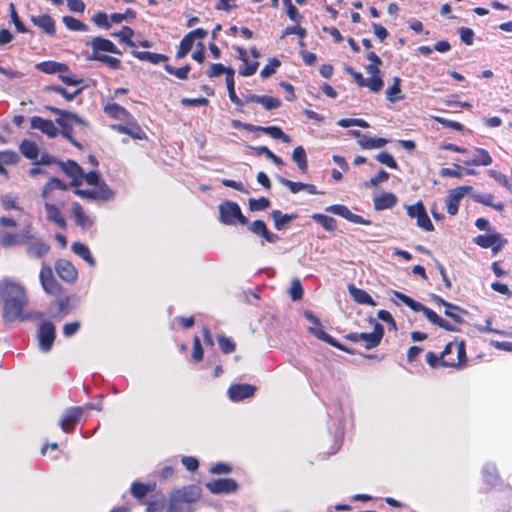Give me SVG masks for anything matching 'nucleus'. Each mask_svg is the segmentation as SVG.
Returning a JSON list of instances; mask_svg holds the SVG:
<instances>
[{"label":"nucleus","mask_w":512,"mask_h":512,"mask_svg":"<svg viewBox=\"0 0 512 512\" xmlns=\"http://www.w3.org/2000/svg\"><path fill=\"white\" fill-rule=\"evenodd\" d=\"M348 291L352 297V299L358 304L376 306V302L370 296V294L364 289L355 287L354 284L348 285Z\"/></svg>","instance_id":"f704fd0d"},{"label":"nucleus","mask_w":512,"mask_h":512,"mask_svg":"<svg viewBox=\"0 0 512 512\" xmlns=\"http://www.w3.org/2000/svg\"><path fill=\"white\" fill-rule=\"evenodd\" d=\"M292 160L297 164L298 169L302 173L308 171V160L306 151L302 146H297L292 152Z\"/></svg>","instance_id":"79ce46f5"},{"label":"nucleus","mask_w":512,"mask_h":512,"mask_svg":"<svg viewBox=\"0 0 512 512\" xmlns=\"http://www.w3.org/2000/svg\"><path fill=\"white\" fill-rule=\"evenodd\" d=\"M20 161V156L13 150L0 151V174L8 176L5 165H15Z\"/></svg>","instance_id":"e433bc0d"},{"label":"nucleus","mask_w":512,"mask_h":512,"mask_svg":"<svg viewBox=\"0 0 512 512\" xmlns=\"http://www.w3.org/2000/svg\"><path fill=\"white\" fill-rule=\"evenodd\" d=\"M33 239V228L27 224L20 233L6 232L1 238V245L4 248L24 245Z\"/></svg>","instance_id":"f8f14e48"},{"label":"nucleus","mask_w":512,"mask_h":512,"mask_svg":"<svg viewBox=\"0 0 512 512\" xmlns=\"http://www.w3.org/2000/svg\"><path fill=\"white\" fill-rule=\"evenodd\" d=\"M54 270L58 277L67 284H74L78 279V270L67 259H57L54 262Z\"/></svg>","instance_id":"2eb2a0df"},{"label":"nucleus","mask_w":512,"mask_h":512,"mask_svg":"<svg viewBox=\"0 0 512 512\" xmlns=\"http://www.w3.org/2000/svg\"><path fill=\"white\" fill-rule=\"evenodd\" d=\"M46 92H56L63 96L67 101L73 100L77 95L82 92V89H76L74 92L67 91L64 87L58 85H47L44 88Z\"/></svg>","instance_id":"8fccbe9b"},{"label":"nucleus","mask_w":512,"mask_h":512,"mask_svg":"<svg viewBox=\"0 0 512 512\" xmlns=\"http://www.w3.org/2000/svg\"><path fill=\"white\" fill-rule=\"evenodd\" d=\"M56 338V328L51 321H44L38 329V344L43 352H49Z\"/></svg>","instance_id":"4468645a"},{"label":"nucleus","mask_w":512,"mask_h":512,"mask_svg":"<svg viewBox=\"0 0 512 512\" xmlns=\"http://www.w3.org/2000/svg\"><path fill=\"white\" fill-rule=\"evenodd\" d=\"M45 109L59 116L56 118L55 122L60 126L62 136L66 138L73 146L81 150L83 148L82 144L75 140L72 136V126L73 124H77L87 127L88 123L76 113L70 111L62 110L49 105H46Z\"/></svg>","instance_id":"0eeeda50"},{"label":"nucleus","mask_w":512,"mask_h":512,"mask_svg":"<svg viewBox=\"0 0 512 512\" xmlns=\"http://www.w3.org/2000/svg\"><path fill=\"white\" fill-rule=\"evenodd\" d=\"M304 317L314 324L313 327H309L308 331L312 335H314L317 339L331 345L334 348H337L338 350H341L343 352H346L348 354H354V350L348 348L347 346L341 344L339 341H337L334 337L329 335L327 332H325L321 328L320 320L311 312V311H305Z\"/></svg>","instance_id":"6e6552de"},{"label":"nucleus","mask_w":512,"mask_h":512,"mask_svg":"<svg viewBox=\"0 0 512 512\" xmlns=\"http://www.w3.org/2000/svg\"><path fill=\"white\" fill-rule=\"evenodd\" d=\"M31 22L49 36L56 35V22L54 18L46 13L31 15Z\"/></svg>","instance_id":"b1692460"},{"label":"nucleus","mask_w":512,"mask_h":512,"mask_svg":"<svg viewBox=\"0 0 512 512\" xmlns=\"http://www.w3.org/2000/svg\"><path fill=\"white\" fill-rule=\"evenodd\" d=\"M374 209L382 211L392 208L397 203V197L391 192H383L373 199Z\"/></svg>","instance_id":"72a5a7b5"},{"label":"nucleus","mask_w":512,"mask_h":512,"mask_svg":"<svg viewBox=\"0 0 512 512\" xmlns=\"http://www.w3.org/2000/svg\"><path fill=\"white\" fill-rule=\"evenodd\" d=\"M220 221L225 225H233L238 222L246 225L248 219L243 215L240 206L233 201L227 200L219 205Z\"/></svg>","instance_id":"1a4fd4ad"},{"label":"nucleus","mask_w":512,"mask_h":512,"mask_svg":"<svg viewBox=\"0 0 512 512\" xmlns=\"http://www.w3.org/2000/svg\"><path fill=\"white\" fill-rule=\"evenodd\" d=\"M270 217L274 221V226L277 230H283L286 225L296 218L294 214H283L280 210H273Z\"/></svg>","instance_id":"37998d69"},{"label":"nucleus","mask_w":512,"mask_h":512,"mask_svg":"<svg viewBox=\"0 0 512 512\" xmlns=\"http://www.w3.org/2000/svg\"><path fill=\"white\" fill-rule=\"evenodd\" d=\"M311 218L318 224H320L326 231L334 232L337 228L336 220L321 213L312 214Z\"/></svg>","instance_id":"a18cd8bd"},{"label":"nucleus","mask_w":512,"mask_h":512,"mask_svg":"<svg viewBox=\"0 0 512 512\" xmlns=\"http://www.w3.org/2000/svg\"><path fill=\"white\" fill-rule=\"evenodd\" d=\"M62 22L66 26L67 29L71 31H86L88 29L87 25L82 21L76 19L73 16H63Z\"/></svg>","instance_id":"864d4df0"},{"label":"nucleus","mask_w":512,"mask_h":512,"mask_svg":"<svg viewBox=\"0 0 512 512\" xmlns=\"http://www.w3.org/2000/svg\"><path fill=\"white\" fill-rule=\"evenodd\" d=\"M117 37L120 42L125 43L127 46L134 48L136 44L132 41L134 30L129 26H123L119 32L112 34Z\"/></svg>","instance_id":"3c124183"},{"label":"nucleus","mask_w":512,"mask_h":512,"mask_svg":"<svg viewBox=\"0 0 512 512\" xmlns=\"http://www.w3.org/2000/svg\"><path fill=\"white\" fill-rule=\"evenodd\" d=\"M84 414V408L80 406L70 407L66 410L60 421V427L65 433H72Z\"/></svg>","instance_id":"a211bd4d"},{"label":"nucleus","mask_w":512,"mask_h":512,"mask_svg":"<svg viewBox=\"0 0 512 512\" xmlns=\"http://www.w3.org/2000/svg\"><path fill=\"white\" fill-rule=\"evenodd\" d=\"M326 212H330L332 214L338 215L352 223L362 224V225H370L371 221L364 219L362 216L358 214L352 213L349 208L342 204H335L325 208Z\"/></svg>","instance_id":"4be33fe9"},{"label":"nucleus","mask_w":512,"mask_h":512,"mask_svg":"<svg viewBox=\"0 0 512 512\" xmlns=\"http://www.w3.org/2000/svg\"><path fill=\"white\" fill-rule=\"evenodd\" d=\"M146 505L147 512H161L166 506L165 498L161 494L160 499L150 500L146 502Z\"/></svg>","instance_id":"774afa93"},{"label":"nucleus","mask_w":512,"mask_h":512,"mask_svg":"<svg viewBox=\"0 0 512 512\" xmlns=\"http://www.w3.org/2000/svg\"><path fill=\"white\" fill-rule=\"evenodd\" d=\"M257 128L258 129H256V131L263 132V133L269 135L270 137H272L274 139L282 140L285 143H289L291 140L290 137L287 134H285L282 131V129L278 126H267V127L257 126Z\"/></svg>","instance_id":"49530a36"},{"label":"nucleus","mask_w":512,"mask_h":512,"mask_svg":"<svg viewBox=\"0 0 512 512\" xmlns=\"http://www.w3.org/2000/svg\"><path fill=\"white\" fill-rule=\"evenodd\" d=\"M87 45L91 47V54L87 57L88 60L101 62L112 70H119L121 68V60L119 58L106 54L122 55V51L111 40L96 36Z\"/></svg>","instance_id":"39448f33"},{"label":"nucleus","mask_w":512,"mask_h":512,"mask_svg":"<svg viewBox=\"0 0 512 512\" xmlns=\"http://www.w3.org/2000/svg\"><path fill=\"white\" fill-rule=\"evenodd\" d=\"M259 104H261L266 110H273L281 106V101L276 97L261 95Z\"/></svg>","instance_id":"bf43d9fd"},{"label":"nucleus","mask_w":512,"mask_h":512,"mask_svg":"<svg viewBox=\"0 0 512 512\" xmlns=\"http://www.w3.org/2000/svg\"><path fill=\"white\" fill-rule=\"evenodd\" d=\"M326 212H330L332 214L338 215L352 223L362 224V225H370L371 221L364 219L362 216L358 214L352 213L349 208L342 204H335L325 208Z\"/></svg>","instance_id":"412c9836"},{"label":"nucleus","mask_w":512,"mask_h":512,"mask_svg":"<svg viewBox=\"0 0 512 512\" xmlns=\"http://www.w3.org/2000/svg\"><path fill=\"white\" fill-rule=\"evenodd\" d=\"M39 281L43 291L55 298L57 311L54 317H63L68 315L72 310L71 296L66 293L65 288L56 279L53 268L43 262L39 271Z\"/></svg>","instance_id":"f03ea898"},{"label":"nucleus","mask_w":512,"mask_h":512,"mask_svg":"<svg viewBox=\"0 0 512 512\" xmlns=\"http://www.w3.org/2000/svg\"><path fill=\"white\" fill-rule=\"evenodd\" d=\"M401 79L396 76L393 79V84L387 89V99L394 103L396 101L404 99V95L401 93Z\"/></svg>","instance_id":"de8ad7c7"},{"label":"nucleus","mask_w":512,"mask_h":512,"mask_svg":"<svg viewBox=\"0 0 512 512\" xmlns=\"http://www.w3.org/2000/svg\"><path fill=\"white\" fill-rule=\"evenodd\" d=\"M164 69L167 73L174 75L176 78L180 80H187L188 74L191 70V66L189 64H186L183 67L175 68L169 64H165Z\"/></svg>","instance_id":"5fc2aeb1"},{"label":"nucleus","mask_w":512,"mask_h":512,"mask_svg":"<svg viewBox=\"0 0 512 512\" xmlns=\"http://www.w3.org/2000/svg\"><path fill=\"white\" fill-rule=\"evenodd\" d=\"M474 243L481 248H491L494 253H498L503 246L507 243V240L502 237L501 234L493 232L488 235H478L473 239Z\"/></svg>","instance_id":"dca6fc26"},{"label":"nucleus","mask_w":512,"mask_h":512,"mask_svg":"<svg viewBox=\"0 0 512 512\" xmlns=\"http://www.w3.org/2000/svg\"><path fill=\"white\" fill-rule=\"evenodd\" d=\"M36 68L45 74H60L69 70L66 64L50 60L38 63Z\"/></svg>","instance_id":"c9c22d12"},{"label":"nucleus","mask_w":512,"mask_h":512,"mask_svg":"<svg viewBox=\"0 0 512 512\" xmlns=\"http://www.w3.org/2000/svg\"><path fill=\"white\" fill-rule=\"evenodd\" d=\"M193 42L186 35L181 39L176 57L178 59L185 57L192 49Z\"/></svg>","instance_id":"0e129e2a"},{"label":"nucleus","mask_w":512,"mask_h":512,"mask_svg":"<svg viewBox=\"0 0 512 512\" xmlns=\"http://www.w3.org/2000/svg\"><path fill=\"white\" fill-rule=\"evenodd\" d=\"M365 87H368L372 92H379L384 83L380 75L370 76L365 80Z\"/></svg>","instance_id":"338daca9"},{"label":"nucleus","mask_w":512,"mask_h":512,"mask_svg":"<svg viewBox=\"0 0 512 512\" xmlns=\"http://www.w3.org/2000/svg\"><path fill=\"white\" fill-rule=\"evenodd\" d=\"M72 216L76 225L82 229H89L94 224L93 219L88 214H86L82 205L78 202H73L72 204Z\"/></svg>","instance_id":"7c9ffc66"},{"label":"nucleus","mask_w":512,"mask_h":512,"mask_svg":"<svg viewBox=\"0 0 512 512\" xmlns=\"http://www.w3.org/2000/svg\"><path fill=\"white\" fill-rule=\"evenodd\" d=\"M44 208L46 212V218L49 222L54 223L61 229H66V220L63 217L60 209L56 205L49 202H45Z\"/></svg>","instance_id":"2f4dec72"},{"label":"nucleus","mask_w":512,"mask_h":512,"mask_svg":"<svg viewBox=\"0 0 512 512\" xmlns=\"http://www.w3.org/2000/svg\"><path fill=\"white\" fill-rule=\"evenodd\" d=\"M71 250L76 255H78L83 260H85L90 266H94L95 265V260L92 257L91 252H90V250H89V248H88V246L86 244L81 243V242H74L71 245Z\"/></svg>","instance_id":"c03bdc74"},{"label":"nucleus","mask_w":512,"mask_h":512,"mask_svg":"<svg viewBox=\"0 0 512 512\" xmlns=\"http://www.w3.org/2000/svg\"><path fill=\"white\" fill-rule=\"evenodd\" d=\"M30 127L32 129L40 130L49 138H54L58 134V129L50 119H44L40 116H33L30 119Z\"/></svg>","instance_id":"a878e982"},{"label":"nucleus","mask_w":512,"mask_h":512,"mask_svg":"<svg viewBox=\"0 0 512 512\" xmlns=\"http://www.w3.org/2000/svg\"><path fill=\"white\" fill-rule=\"evenodd\" d=\"M351 134L357 138V142L362 149H374L381 148L387 144V139L381 137H370L368 135L362 134L358 130L351 131Z\"/></svg>","instance_id":"393cba45"},{"label":"nucleus","mask_w":512,"mask_h":512,"mask_svg":"<svg viewBox=\"0 0 512 512\" xmlns=\"http://www.w3.org/2000/svg\"><path fill=\"white\" fill-rule=\"evenodd\" d=\"M2 206L5 210L9 211L12 209L22 211V207H20L17 203L16 197L11 194H4L0 198Z\"/></svg>","instance_id":"052dcab7"},{"label":"nucleus","mask_w":512,"mask_h":512,"mask_svg":"<svg viewBox=\"0 0 512 512\" xmlns=\"http://www.w3.org/2000/svg\"><path fill=\"white\" fill-rule=\"evenodd\" d=\"M113 128L117 132L129 135L131 138H133L135 140H145V139H147L146 133L143 131V129L137 123L136 120L128 121L127 124L114 125Z\"/></svg>","instance_id":"bb28decb"},{"label":"nucleus","mask_w":512,"mask_h":512,"mask_svg":"<svg viewBox=\"0 0 512 512\" xmlns=\"http://www.w3.org/2000/svg\"><path fill=\"white\" fill-rule=\"evenodd\" d=\"M19 150L21 152V154L29 159V160H32L33 163L38 159L39 157V149H38V146L36 145L35 142L31 141V140H28V139H24L20 145H19Z\"/></svg>","instance_id":"4c0bfd02"},{"label":"nucleus","mask_w":512,"mask_h":512,"mask_svg":"<svg viewBox=\"0 0 512 512\" xmlns=\"http://www.w3.org/2000/svg\"><path fill=\"white\" fill-rule=\"evenodd\" d=\"M473 190L472 186H458L454 188L446 199V208L447 213L451 216H454L458 213L459 204L461 199L464 197L466 193H469Z\"/></svg>","instance_id":"aec40b11"},{"label":"nucleus","mask_w":512,"mask_h":512,"mask_svg":"<svg viewBox=\"0 0 512 512\" xmlns=\"http://www.w3.org/2000/svg\"><path fill=\"white\" fill-rule=\"evenodd\" d=\"M217 342L223 354H231L236 350V343L234 340L226 337L225 335H218Z\"/></svg>","instance_id":"603ef678"},{"label":"nucleus","mask_w":512,"mask_h":512,"mask_svg":"<svg viewBox=\"0 0 512 512\" xmlns=\"http://www.w3.org/2000/svg\"><path fill=\"white\" fill-rule=\"evenodd\" d=\"M426 362L433 369L439 366L455 369L463 368L467 364L465 341L455 340L447 343L439 355L433 351L427 352Z\"/></svg>","instance_id":"20e7f679"},{"label":"nucleus","mask_w":512,"mask_h":512,"mask_svg":"<svg viewBox=\"0 0 512 512\" xmlns=\"http://www.w3.org/2000/svg\"><path fill=\"white\" fill-rule=\"evenodd\" d=\"M74 193L86 200L108 201L114 196L113 190L105 183L101 182L95 189H75Z\"/></svg>","instance_id":"9b49d317"},{"label":"nucleus","mask_w":512,"mask_h":512,"mask_svg":"<svg viewBox=\"0 0 512 512\" xmlns=\"http://www.w3.org/2000/svg\"><path fill=\"white\" fill-rule=\"evenodd\" d=\"M406 209L408 216L416 219L418 227L428 232L434 231V225L432 224L422 201H418L414 205H409Z\"/></svg>","instance_id":"ddd939ff"},{"label":"nucleus","mask_w":512,"mask_h":512,"mask_svg":"<svg viewBox=\"0 0 512 512\" xmlns=\"http://www.w3.org/2000/svg\"><path fill=\"white\" fill-rule=\"evenodd\" d=\"M230 70H234L232 67H225L221 63H212L209 68L206 70V75L208 78L219 77L222 74L228 75Z\"/></svg>","instance_id":"6e6d98bb"},{"label":"nucleus","mask_w":512,"mask_h":512,"mask_svg":"<svg viewBox=\"0 0 512 512\" xmlns=\"http://www.w3.org/2000/svg\"><path fill=\"white\" fill-rule=\"evenodd\" d=\"M157 484L155 481H150L147 483H142L139 481H134L130 487V493L138 501H143V499L149 494L156 490Z\"/></svg>","instance_id":"c756f323"},{"label":"nucleus","mask_w":512,"mask_h":512,"mask_svg":"<svg viewBox=\"0 0 512 512\" xmlns=\"http://www.w3.org/2000/svg\"><path fill=\"white\" fill-rule=\"evenodd\" d=\"M0 295L3 299L2 316L6 322H13L19 318L28 319V316L22 315L28 299L25 289L21 285L4 281L0 288Z\"/></svg>","instance_id":"7ed1b4c3"},{"label":"nucleus","mask_w":512,"mask_h":512,"mask_svg":"<svg viewBox=\"0 0 512 512\" xmlns=\"http://www.w3.org/2000/svg\"><path fill=\"white\" fill-rule=\"evenodd\" d=\"M58 166L65 174L71 177V186L77 188L82 185L84 170L76 161L67 160L64 162L60 160Z\"/></svg>","instance_id":"6ab92c4d"},{"label":"nucleus","mask_w":512,"mask_h":512,"mask_svg":"<svg viewBox=\"0 0 512 512\" xmlns=\"http://www.w3.org/2000/svg\"><path fill=\"white\" fill-rule=\"evenodd\" d=\"M271 205V202L266 197H260L258 199L251 198L249 199V209L251 211H263L267 208H269Z\"/></svg>","instance_id":"4d7b16f0"},{"label":"nucleus","mask_w":512,"mask_h":512,"mask_svg":"<svg viewBox=\"0 0 512 512\" xmlns=\"http://www.w3.org/2000/svg\"><path fill=\"white\" fill-rule=\"evenodd\" d=\"M493 162L491 155L484 148H475L474 157L464 161L466 166H489Z\"/></svg>","instance_id":"473e14b6"},{"label":"nucleus","mask_w":512,"mask_h":512,"mask_svg":"<svg viewBox=\"0 0 512 512\" xmlns=\"http://www.w3.org/2000/svg\"><path fill=\"white\" fill-rule=\"evenodd\" d=\"M488 174L500 185L507 188L510 192L512 191V184L508 181L505 174L496 170H489Z\"/></svg>","instance_id":"69168bd1"},{"label":"nucleus","mask_w":512,"mask_h":512,"mask_svg":"<svg viewBox=\"0 0 512 512\" xmlns=\"http://www.w3.org/2000/svg\"><path fill=\"white\" fill-rule=\"evenodd\" d=\"M255 392L256 387L247 383L233 384L228 388V396L234 402L253 397Z\"/></svg>","instance_id":"5701e85b"},{"label":"nucleus","mask_w":512,"mask_h":512,"mask_svg":"<svg viewBox=\"0 0 512 512\" xmlns=\"http://www.w3.org/2000/svg\"><path fill=\"white\" fill-rule=\"evenodd\" d=\"M27 248L26 252L29 256L40 259L46 256L51 247L49 244L45 243L43 240L36 238L33 235V239L26 243Z\"/></svg>","instance_id":"cd10ccee"},{"label":"nucleus","mask_w":512,"mask_h":512,"mask_svg":"<svg viewBox=\"0 0 512 512\" xmlns=\"http://www.w3.org/2000/svg\"><path fill=\"white\" fill-rule=\"evenodd\" d=\"M201 495L197 485L174 489L169 495L166 512H193V505L200 500Z\"/></svg>","instance_id":"423d86ee"},{"label":"nucleus","mask_w":512,"mask_h":512,"mask_svg":"<svg viewBox=\"0 0 512 512\" xmlns=\"http://www.w3.org/2000/svg\"><path fill=\"white\" fill-rule=\"evenodd\" d=\"M133 56L141 61H147L151 64H159L161 62H167L168 56L164 54L149 52V51H133Z\"/></svg>","instance_id":"ea45409f"},{"label":"nucleus","mask_w":512,"mask_h":512,"mask_svg":"<svg viewBox=\"0 0 512 512\" xmlns=\"http://www.w3.org/2000/svg\"><path fill=\"white\" fill-rule=\"evenodd\" d=\"M103 110L109 117L113 119H125L130 116V113L123 106L116 102L107 103Z\"/></svg>","instance_id":"a19ab883"},{"label":"nucleus","mask_w":512,"mask_h":512,"mask_svg":"<svg viewBox=\"0 0 512 512\" xmlns=\"http://www.w3.org/2000/svg\"><path fill=\"white\" fill-rule=\"evenodd\" d=\"M473 198L474 201H476L477 203H481L485 206L492 207L499 212H502L505 209V205L503 203H493L494 196L490 193L477 194Z\"/></svg>","instance_id":"09e8293b"},{"label":"nucleus","mask_w":512,"mask_h":512,"mask_svg":"<svg viewBox=\"0 0 512 512\" xmlns=\"http://www.w3.org/2000/svg\"><path fill=\"white\" fill-rule=\"evenodd\" d=\"M376 160L391 169H398V164H397L396 160L393 158V156L390 153H388L386 151H383V152H380L379 154H377Z\"/></svg>","instance_id":"680f3d73"},{"label":"nucleus","mask_w":512,"mask_h":512,"mask_svg":"<svg viewBox=\"0 0 512 512\" xmlns=\"http://www.w3.org/2000/svg\"><path fill=\"white\" fill-rule=\"evenodd\" d=\"M281 65V62L277 58H271L269 62L263 67L260 72L262 78H268L273 75L277 68Z\"/></svg>","instance_id":"13d9d810"},{"label":"nucleus","mask_w":512,"mask_h":512,"mask_svg":"<svg viewBox=\"0 0 512 512\" xmlns=\"http://www.w3.org/2000/svg\"><path fill=\"white\" fill-rule=\"evenodd\" d=\"M384 336V327L380 323H375L373 331L370 333H357L351 332L345 335V339L357 343L360 341L364 342L366 349H372L377 347Z\"/></svg>","instance_id":"9d476101"},{"label":"nucleus","mask_w":512,"mask_h":512,"mask_svg":"<svg viewBox=\"0 0 512 512\" xmlns=\"http://www.w3.org/2000/svg\"><path fill=\"white\" fill-rule=\"evenodd\" d=\"M204 351L201 345L200 338L198 336H194L193 338V347H192V360L195 363H198L203 360Z\"/></svg>","instance_id":"e2e57ef3"},{"label":"nucleus","mask_w":512,"mask_h":512,"mask_svg":"<svg viewBox=\"0 0 512 512\" xmlns=\"http://www.w3.org/2000/svg\"><path fill=\"white\" fill-rule=\"evenodd\" d=\"M55 189L66 191L68 189V185L57 177H51L43 186L41 196L44 199H48L52 191Z\"/></svg>","instance_id":"58836bf2"},{"label":"nucleus","mask_w":512,"mask_h":512,"mask_svg":"<svg viewBox=\"0 0 512 512\" xmlns=\"http://www.w3.org/2000/svg\"><path fill=\"white\" fill-rule=\"evenodd\" d=\"M206 488L212 494H230L238 490V483L232 478H220L206 483Z\"/></svg>","instance_id":"f3484780"},{"label":"nucleus","mask_w":512,"mask_h":512,"mask_svg":"<svg viewBox=\"0 0 512 512\" xmlns=\"http://www.w3.org/2000/svg\"><path fill=\"white\" fill-rule=\"evenodd\" d=\"M249 230L258 236H261L268 243H276L279 241V236L268 230L266 223L263 220H255L249 225Z\"/></svg>","instance_id":"c85d7f7f"},{"label":"nucleus","mask_w":512,"mask_h":512,"mask_svg":"<svg viewBox=\"0 0 512 512\" xmlns=\"http://www.w3.org/2000/svg\"><path fill=\"white\" fill-rule=\"evenodd\" d=\"M394 296L402 301L406 306H408L412 311L414 312H422L424 316L428 319L429 322H431L433 325L444 329L445 331L449 332H458L459 328L458 325H461L464 323V319L461 314H466L465 312H458L454 309H448L445 308L444 315L454 321L455 324H452L446 320H444L442 317H440L435 311L432 309L426 307L420 302L415 301L408 295L399 292L394 291Z\"/></svg>","instance_id":"f257e3e1"}]
</instances>
